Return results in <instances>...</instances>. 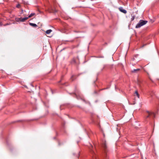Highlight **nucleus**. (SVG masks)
<instances>
[{"label":"nucleus","instance_id":"1","mask_svg":"<svg viewBox=\"0 0 159 159\" xmlns=\"http://www.w3.org/2000/svg\"><path fill=\"white\" fill-rule=\"evenodd\" d=\"M102 153L104 157H106L108 152V149L106 142L103 140L102 143Z\"/></svg>","mask_w":159,"mask_h":159},{"label":"nucleus","instance_id":"2","mask_svg":"<svg viewBox=\"0 0 159 159\" xmlns=\"http://www.w3.org/2000/svg\"><path fill=\"white\" fill-rule=\"evenodd\" d=\"M145 115L146 119L148 118L154 117L155 116V114L154 112L149 111H146Z\"/></svg>","mask_w":159,"mask_h":159},{"label":"nucleus","instance_id":"3","mask_svg":"<svg viewBox=\"0 0 159 159\" xmlns=\"http://www.w3.org/2000/svg\"><path fill=\"white\" fill-rule=\"evenodd\" d=\"M147 22L148 21L147 20H140L136 25L135 28H140L141 26L145 25Z\"/></svg>","mask_w":159,"mask_h":159},{"label":"nucleus","instance_id":"4","mask_svg":"<svg viewBox=\"0 0 159 159\" xmlns=\"http://www.w3.org/2000/svg\"><path fill=\"white\" fill-rule=\"evenodd\" d=\"M89 149L90 152L92 154H95L94 150H93V147L91 144H90V146L89 147Z\"/></svg>","mask_w":159,"mask_h":159},{"label":"nucleus","instance_id":"5","mask_svg":"<svg viewBox=\"0 0 159 159\" xmlns=\"http://www.w3.org/2000/svg\"><path fill=\"white\" fill-rule=\"evenodd\" d=\"M119 9L120 11H121V12H122V13H123L124 14H126L127 13L126 11L122 7H119Z\"/></svg>","mask_w":159,"mask_h":159},{"label":"nucleus","instance_id":"6","mask_svg":"<svg viewBox=\"0 0 159 159\" xmlns=\"http://www.w3.org/2000/svg\"><path fill=\"white\" fill-rule=\"evenodd\" d=\"M134 96H136L139 98V95L137 91H135L134 94Z\"/></svg>","mask_w":159,"mask_h":159},{"label":"nucleus","instance_id":"7","mask_svg":"<svg viewBox=\"0 0 159 159\" xmlns=\"http://www.w3.org/2000/svg\"><path fill=\"white\" fill-rule=\"evenodd\" d=\"M16 21L17 22L21 21V17L18 18L17 17L16 18Z\"/></svg>","mask_w":159,"mask_h":159},{"label":"nucleus","instance_id":"8","mask_svg":"<svg viewBox=\"0 0 159 159\" xmlns=\"http://www.w3.org/2000/svg\"><path fill=\"white\" fill-rule=\"evenodd\" d=\"M28 18V17H26L23 18H21V22H24Z\"/></svg>","mask_w":159,"mask_h":159},{"label":"nucleus","instance_id":"9","mask_svg":"<svg viewBox=\"0 0 159 159\" xmlns=\"http://www.w3.org/2000/svg\"><path fill=\"white\" fill-rule=\"evenodd\" d=\"M30 25L33 27H37V25L33 23H30Z\"/></svg>","mask_w":159,"mask_h":159},{"label":"nucleus","instance_id":"10","mask_svg":"<svg viewBox=\"0 0 159 159\" xmlns=\"http://www.w3.org/2000/svg\"><path fill=\"white\" fill-rule=\"evenodd\" d=\"M52 31L51 30H48L46 31V33L47 34H49Z\"/></svg>","mask_w":159,"mask_h":159},{"label":"nucleus","instance_id":"11","mask_svg":"<svg viewBox=\"0 0 159 159\" xmlns=\"http://www.w3.org/2000/svg\"><path fill=\"white\" fill-rule=\"evenodd\" d=\"M75 75H72V76L71 77V78H70V80L72 81H73L74 80V79H75Z\"/></svg>","mask_w":159,"mask_h":159},{"label":"nucleus","instance_id":"12","mask_svg":"<svg viewBox=\"0 0 159 159\" xmlns=\"http://www.w3.org/2000/svg\"><path fill=\"white\" fill-rule=\"evenodd\" d=\"M140 70V69H134L132 71L133 72H136L137 71H139Z\"/></svg>","mask_w":159,"mask_h":159},{"label":"nucleus","instance_id":"13","mask_svg":"<svg viewBox=\"0 0 159 159\" xmlns=\"http://www.w3.org/2000/svg\"><path fill=\"white\" fill-rule=\"evenodd\" d=\"M34 13H32L31 14H30L28 18H30L32 16H34Z\"/></svg>","mask_w":159,"mask_h":159},{"label":"nucleus","instance_id":"14","mask_svg":"<svg viewBox=\"0 0 159 159\" xmlns=\"http://www.w3.org/2000/svg\"><path fill=\"white\" fill-rule=\"evenodd\" d=\"M11 24V23H7L5 24H4L3 25L4 26H6L7 25H10Z\"/></svg>","mask_w":159,"mask_h":159},{"label":"nucleus","instance_id":"15","mask_svg":"<svg viewBox=\"0 0 159 159\" xmlns=\"http://www.w3.org/2000/svg\"><path fill=\"white\" fill-rule=\"evenodd\" d=\"M132 17L131 18V20L132 21H133V20H134V19L135 18V16H132Z\"/></svg>","mask_w":159,"mask_h":159},{"label":"nucleus","instance_id":"16","mask_svg":"<svg viewBox=\"0 0 159 159\" xmlns=\"http://www.w3.org/2000/svg\"><path fill=\"white\" fill-rule=\"evenodd\" d=\"M80 155V152H78L77 153V157H78Z\"/></svg>","mask_w":159,"mask_h":159},{"label":"nucleus","instance_id":"17","mask_svg":"<svg viewBox=\"0 0 159 159\" xmlns=\"http://www.w3.org/2000/svg\"><path fill=\"white\" fill-rule=\"evenodd\" d=\"M138 56V55H137H137H135L134 56V57H137V56Z\"/></svg>","mask_w":159,"mask_h":159},{"label":"nucleus","instance_id":"18","mask_svg":"<svg viewBox=\"0 0 159 159\" xmlns=\"http://www.w3.org/2000/svg\"><path fill=\"white\" fill-rule=\"evenodd\" d=\"M20 5L19 4L17 5L16 6V7L19 8V7Z\"/></svg>","mask_w":159,"mask_h":159},{"label":"nucleus","instance_id":"19","mask_svg":"<svg viewBox=\"0 0 159 159\" xmlns=\"http://www.w3.org/2000/svg\"><path fill=\"white\" fill-rule=\"evenodd\" d=\"M2 25V23L0 22V25L1 26Z\"/></svg>","mask_w":159,"mask_h":159},{"label":"nucleus","instance_id":"20","mask_svg":"<svg viewBox=\"0 0 159 159\" xmlns=\"http://www.w3.org/2000/svg\"><path fill=\"white\" fill-rule=\"evenodd\" d=\"M133 60H134V58H133Z\"/></svg>","mask_w":159,"mask_h":159},{"label":"nucleus","instance_id":"21","mask_svg":"<svg viewBox=\"0 0 159 159\" xmlns=\"http://www.w3.org/2000/svg\"><path fill=\"white\" fill-rule=\"evenodd\" d=\"M95 159H96V157H95Z\"/></svg>","mask_w":159,"mask_h":159}]
</instances>
